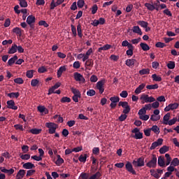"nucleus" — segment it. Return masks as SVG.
Returning a JSON list of instances; mask_svg holds the SVG:
<instances>
[{"label": "nucleus", "mask_w": 179, "mask_h": 179, "mask_svg": "<svg viewBox=\"0 0 179 179\" xmlns=\"http://www.w3.org/2000/svg\"><path fill=\"white\" fill-rule=\"evenodd\" d=\"M41 129H31L29 130L30 134H33V135H38V134H41Z\"/></svg>", "instance_id": "nucleus-26"}, {"label": "nucleus", "mask_w": 179, "mask_h": 179, "mask_svg": "<svg viewBox=\"0 0 179 179\" xmlns=\"http://www.w3.org/2000/svg\"><path fill=\"white\" fill-rule=\"evenodd\" d=\"M133 33H136V34H139V36H142V30L139 28V26H134L133 27Z\"/></svg>", "instance_id": "nucleus-23"}, {"label": "nucleus", "mask_w": 179, "mask_h": 179, "mask_svg": "<svg viewBox=\"0 0 179 179\" xmlns=\"http://www.w3.org/2000/svg\"><path fill=\"white\" fill-rule=\"evenodd\" d=\"M20 159H22V160H29V159H30V155L29 154L22 155L20 156Z\"/></svg>", "instance_id": "nucleus-56"}, {"label": "nucleus", "mask_w": 179, "mask_h": 179, "mask_svg": "<svg viewBox=\"0 0 179 179\" xmlns=\"http://www.w3.org/2000/svg\"><path fill=\"white\" fill-rule=\"evenodd\" d=\"M169 120H170V113H166L163 118V124L167 125L169 124Z\"/></svg>", "instance_id": "nucleus-28"}, {"label": "nucleus", "mask_w": 179, "mask_h": 179, "mask_svg": "<svg viewBox=\"0 0 179 179\" xmlns=\"http://www.w3.org/2000/svg\"><path fill=\"white\" fill-rule=\"evenodd\" d=\"M166 66L169 69H174L176 68V62L170 61L167 64Z\"/></svg>", "instance_id": "nucleus-32"}, {"label": "nucleus", "mask_w": 179, "mask_h": 179, "mask_svg": "<svg viewBox=\"0 0 179 179\" xmlns=\"http://www.w3.org/2000/svg\"><path fill=\"white\" fill-rule=\"evenodd\" d=\"M20 6H21V8H27V1H26V0H22L20 2Z\"/></svg>", "instance_id": "nucleus-55"}, {"label": "nucleus", "mask_w": 179, "mask_h": 179, "mask_svg": "<svg viewBox=\"0 0 179 179\" xmlns=\"http://www.w3.org/2000/svg\"><path fill=\"white\" fill-rule=\"evenodd\" d=\"M87 159V154H85L84 155H81L79 158H78V160L79 162H80L81 163H86V159Z\"/></svg>", "instance_id": "nucleus-29"}, {"label": "nucleus", "mask_w": 179, "mask_h": 179, "mask_svg": "<svg viewBox=\"0 0 179 179\" xmlns=\"http://www.w3.org/2000/svg\"><path fill=\"white\" fill-rule=\"evenodd\" d=\"M33 72H34V71L33 70H29L27 71V77H28L29 79H31V78H33Z\"/></svg>", "instance_id": "nucleus-60"}, {"label": "nucleus", "mask_w": 179, "mask_h": 179, "mask_svg": "<svg viewBox=\"0 0 179 179\" xmlns=\"http://www.w3.org/2000/svg\"><path fill=\"white\" fill-rule=\"evenodd\" d=\"M151 131H152L155 134H160V128L157 127V125H154L150 128Z\"/></svg>", "instance_id": "nucleus-34"}, {"label": "nucleus", "mask_w": 179, "mask_h": 179, "mask_svg": "<svg viewBox=\"0 0 179 179\" xmlns=\"http://www.w3.org/2000/svg\"><path fill=\"white\" fill-rule=\"evenodd\" d=\"M77 31H78V35L82 38V36H83L82 34V25L80 24H78L77 26Z\"/></svg>", "instance_id": "nucleus-43"}, {"label": "nucleus", "mask_w": 179, "mask_h": 179, "mask_svg": "<svg viewBox=\"0 0 179 179\" xmlns=\"http://www.w3.org/2000/svg\"><path fill=\"white\" fill-rule=\"evenodd\" d=\"M150 173L151 176H152V177H155V178H160V176H159V173H157L156 172V171H155V169H150Z\"/></svg>", "instance_id": "nucleus-39"}, {"label": "nucleus", "mask_w": 179, "mask_h": 179, "mask_svg": "<svg viewBox=\"0 0 179 179\" xmlns=\"http://www.w3.org/2000/svg\"><path fill=\"white\" fill-rule=\"evenodd\" d=\"M85 65L87 66H93V59H89L86 61Z\"/></svg>", "instance_id": "nucleus-59"}, {"label": "nucleus", "mask_w": 179, "mask_h": 179, "mask_svg": "<svg viewBox=\"0 0 179 179\" xmlns=\"http://www.w3.org/2000/svg\"><path fill=\"white\" fill-rule=\"evenodd\" d=\"M98 9H99V8L97 7V4H94L92 8V15H95V13H96Z\"/></svg>", "instance_id": "nucleus-57"}, {"label": "nucleus", "mask_w": 179, "mask_h": 179, "mask_svg": "<svg viewBox=\"0 0 179 179\" xmlns=\"http://www.w3.org/2000/svg\"><path fill=\"white\" fill-rule=\"evenodd\" d=\"M136 62V59H129L126 61V65L127 66H129L130 68H132V66H134V65Z\"/></svg>", "instance_id": "nucleus-18"}, {"label": "nucleus", "mask_w": 179, "mask_h": 179, "mask_svg": "<svg viewBox=\"0 0 179 179\" xmlns=\"http://www.w3.org/2000/svg\"><path fill=\"white\" fill-rule=\"evenodd\" d=\"M146 166L149 169H156L157 166V157L155 155H152L151 160L146 164Z\"/></svg>", "instance_id": "nucleus-2"}, {"label": "nucleus", "mask_w": 179, "mask_h": 179, "mask_svg": "<svg viewBox=\"0 0 179 179\" xmlns=\"http://www.w3.org/2000/svg\"><path fill=\"white\" fill-rule=\"evenodd\" d=\"M38 83H40V81L38 79H33L31 81V85L33 87H36Z\"/></svg>", "instance_id": "nucleus-48"}, {"label": "nucleus", "mask_w": 179, "mask_h": 179, "mask_svg": "<svg viewBox=\"0 0 179 179\" xmlns=\"http://www.w3.org/2000/svg\"><path fill=\"white\" fill-rule=\"evenodd\" d=\"M7 108L11 110H17V106H15V101L10 100L7 101Z\"/></svg>", "instance_id": "nucleus-12"}, {"label": "nucleus", "mask_w": 179, "mask_h": 179, "mask_svg": "<svg viewBox=\"0 0 179 179\" xmlns=\"http://www.w3.org/2000/svg\"><path fill=\"white\" fill-rule=\"evenodd\" d=\"M119 107H122L123 108H125L127 107H128L129 105L128 103V102L127 101H120L119 102V104H118Z\"/></svg>", "instance_id": "nucleus-46"}, {"label": "nucleus", "mask_w": 179, "mask_h": 179, "mask_svg": "<svg viewBox=\"0 0 179 179\" xmlns=\"http://www.w3.org/2000/svg\"><path fill=\"white\" fill-rule=\"evenodd\" d=\"M101 177V173L100 172H96L95 174L92 175L89 179H99Z\"/></svg>", "instance_id": "nucleus-44"}, {"label": "nucleus", "mask_w": 179, "mask_h": 179, "mask_svg": "<svg viewBox=\"0 0 179 179\" xmlns=\"http://www.w3.org/2000/svg\"><path fill=\"white\" fill-rule=\"evenodd\" d=\"M124 108V110L122 111L123 114H129V111H131V106H129Z\"/></svg>", "instance_id": "nucleus-63"}, {"label": "nucleus", "mask_w": 179, "mask_h": 179, "mask_svg": "<svg viewBox=\"0 0 179 179\" xmlns=\"http://www.w3.org/2000/svg\"><path fill=\"white\" fill-rule=\"evenodd\" d=\"M8 97H15V99H17L19 96H20V94L19 92H11L7 94Z\"/></svg>", "instance_id": "nucleus-36"}, {"label": "nucleus", "mask_w": 179, "mask_h": 179, "mask_svg": "<svg viewBox=\"0 0 179 179\" xmlns=\"http://www.w3.org/2000/svg\"><path fill=\"white\" fill-rule=\"evenodd\" d=\"M0 170L1 173H5V174H8V176H12L13 173H15V169H6L5 167H0Z\"/></svg>", "instance_id": "nucleus-9"}, {"label": "nucleus", "mask_w": 179, "mask_h": 179, "mask_svg": "<svg viewBox=\"0 0 179 179\" xmlns=\"http://www.w3.org/2000/svg\"><path fill=\"white\" fill-rule=\"evenodd\" d=\"M27 23L30 26L31 29H34V23H36V17L33 15H29L27 18Z\"/></svg>", "instance_id": "nucleus-5"}, {"label": "nucleus", "mask_w": 179, "mask_h": 179, "mask_svg": "<svg viewBox=\"0 0 179 179\" xmlns=\"http://www.w3.org/2000/svg\"><path fill=\"white\" fill-rule=\"evenodd\" d=\"M137 24H139V26H141V27H143L144 29L145 27H148V26H149V23H148L146 21H138L137 22Z\"/></svg>", "instance_id": "nucleus-35"}, {"label": "nucleus", "mask_w": 179, "mask_h": 179, "mask_svg": "<svg viewBox=\"0 0 179 179\" xmlns=\"http://www.w3.org/2000/svg\"><path fill=\"white\" fill-rule=\"evenodd\" d=\"M71 92L74 94V96H79V99L82 97V94H80V91H79V90L73 87L71 88Z\"/></svg>", "instance_id": "nucleus-16"}, {"label": "nucleus", "mask_w": 179, "mask_h": 179, "mask_svg": "<svg viewBox=\"0 0 179 179\" xmlns=\"http://www.w3.org/2000/svg\"><path fill=\"white\" fill-rule=\"evenodd\" d=\"M171 165L176 167L179 165V159L178 158H174L172 162H171Z\"/></svg>", "instance_id": "nucleus-41"}, {"label": "nucleus", "mask_w": 179, "mask_h": 179, "mask_svg": "<svg viewBox=\"0 0 179 179\" xmlns=\"http://www.w3.org/2000/svg\"><path fill=\"white\" fill-rule=\"evenodd\" d=\"M106 83V80H101L96 83V89L99 91L100 94L104 93V85Z\"/></svg>", "instance_id": "nucleus-4"}, {"label": "nucleus", "mask_w": 179, "mask_h": 179, "mask_svg": "<svg viewBox=\"0 0 179 179\" xmlns=\"http://www.w3.org/2000/svg\"><path fill=\"white\" fill-rule=\"evenodd\" d=\"M62 163H64V159H62L61 157V155H58L57 159L55 164H57V166H61V164H62Z\"/></svg>", "instance_id": "nucleus-33"}, {"label": "nucleus", "mask_w": 179, "mask_h": 179, "mask_svg": "<svg viewBox=\"0 0 179 179\" xmlns=\"http://www.w3.org/2000/svg\"><path fill=\"white\" fill-rule=\"evenodd\" d=\"M163 145V139L158 138L157 141L152 143L151 147L150 148V150H155L157 146H162Z\"/></svg>", "instance_id": "nucleus-7"}, {"label": "nucleus", "mask_w": 179, "mask_h": 179, "mask_svg": "<svg viewBox=\"0 0 179 179\" xmlns=\"http://www.w3.org/2000/svg\"><path fill=\"white\" fill-rule=\"evenodd\" d=\"M81 179H89V173H82L80 176Z\"/></svg>", "instance_id": "nucleus-61"}, {"label": "nucleus", "mask_w": 179, "mask_h": 179, "mask_svg": "<svg viewBox=\"0 0 179 179\" xmlns=\"http://www.w3.org/2000/svg\"><path fill=\"white\" fill-rule=\"evenodd\" d=\"M158 165L160 167H164L165 163H164V157L160 156L158 158Z\"/></svg>", "instance_id": "nucleus-24"}, {"label": "nucleus", "mask_w": 179, "mask_h": 179, "mask_svg": "<svg viewBox=\"0 0 179 179\" xmlns=\"http://www.w3.org/2000/svg\"><path fill=\"white\" fill-rule=\"evenodd\" d=\"M155 47H157V48H164V47H166V43H162V42H157L155 44Z\"/></svg>", "instance_id": "nucleus-51"}, {"label": "nucleus", "mask_w": 179, "mask_h": 179, "mask_svg": "<svg viewBox=\"0 0 179 179\" xmlns=\"http://www.w3.org/2000/svg\"><path fill=\"white\" fill-rule=\"evenodd\" d=\"M132 138H134V139H142L143 138V133L139 131L138 133L135 134L134 136H132Z\"/></svg>", "instance_id": "nucleus-37"}, {"label": "nucleus", "mask_w": 179, "mask_h": 179, "mask_svg": "<svg viewBox=\"0 0 179 179\" xmlns=\"http://www.w3.org/2000/svg\"><path fill=\"white\" fill-rule=\"evenodd\" d=\"M140 100H141V104H145V103H149V95L148 94H142L140 97Z\"/></svg>", "instance_id": "nucleus-13"}, {"label": "nucleus", "mask_w": 179, "mask_h": 179, "mask_svg": "<svg viewBox=\"0 0 179 179\" xmlns=\"http://www.w3.org/2000/svg\"><path fill=\"white\" fill-rule=\"evenodd\" d=\"M126 169L127 170V171H129V173H131V174H136V172L135 171V170H134V168L132 167V164H131V162H128L126 164Z\"/></svg>", "instance_id": "nucleus-11"}, {"label": "nucleus", "mask_w": 179, "mask_h": 179, "mask_svg": "<svg viewBox=\"0 0 179 179\" xmlns=\"http://www.w3.org/2000/svg\"><path fill=\"white\" fill-rule=\"evenodd\" d=\"M22 150L23 153H27V152H29V147H28V145H23L22 147Z\"/></svg>", "instance_id": "nucleus-64"}, {"label": "nucleus", "mask_w": 179, "mask_h": 179, "mask_svg": "<svg viewBox=\"0 0 179 179\" xmlns=\"http://www.w3.org/2000/svg\"><path fill=\"white\" fill-rule=\"evenodd\" d=\"M140 75H149L150 73V69H143L139 71Z\"/></svg>", "instance_id": "nucleus-31"}, {"label": "nucleus", "mask_w": 179, "mask_h": 179, "mask_svg": "<svg viewBox=\"0 0 179 179\" xmlns=\"http://www.w3.org/2000/svg\"><path fill=\"white\" fill-rule=\"evenodd\" d=\"M145 86H146V84L142 83L135 90L134 93L136 94H139V93H141V92L145 89Z\"/></svg>", "instance_id": "nucleus-17"}, {"label": "nucleus", "mask_w": 179, "mask_h": 179, "mask_svg": "<svg viewBox=\"0 0 179 179\" xmlns=\"http://www.w3.org/2000/svg\"><path fill=\"white\" fill-rule=\"evenodd\" d=\"M24 174H26V171L23 169H20L16 175V179H22L24 177Z\"/></svg>", "instance_id": "nucleus-15"}, {"label": "nucleus", "mask_w": 179, "mask_h": 179, "mask_svg": "<svg viewBox=\"0 0 179 179\" xmlns=\"http://www.w3.org/2000/svg\"><path fill=\"white\" fill-rule=\"evenodd\" d=\"M77 6L78 8H83V6H85V0H78Z\"/></svg>", "instance_id": "nucleus-52"}, {"label": "nucleus", "mask_w": 179, "mask_h": 179, "mask_svg": "<svg viewBox=\"0 0 179 179\" xmlns=\"http://www.w3.org/2000/svg\"><path fill=\"white\" fill-rule=\"evenodd\" d=\"M87 94L90 97H93V96H96V91H94V90H89L87 92Z\"/></svg>", "instance_id": "nucleus-49"}, {"label": "nucleus", "mask_w": 179, "mask_h": 179, "mask_svg": "<svg viewBox=\"0 0 179 179\" xmlns=\"http://www.w3.org/2000/svg\"><path fill=\"white\" fill-rule=\"evenodd\" d=\"M22 167L27 170H31V169H34L36 166H34L31 162H27L22 165Z\"/></svg>", "instance_id": "nucleus-14"}, {"label": "nucleus", "mask_w": 179, "mask_h": 179, "mask_svg": "<svg viewBox=\"0 0 179 179\" xmlns=\"http://www.w3.org/2000/svg\"><path fill=\"white\" fill-rule=\"evenodd\" d=\"M65 71H66V67L65 66L59 67L57 70V78H61L62 73L65 72Z\"/></svg>", "instance_id": "nucleus-19"}, {"label": "nucleus", "mask_w": 179, "mask_h": 179, "mask_svg": "<svg viewBox=\"0 0 179 179\" xmlns=\"http://www.w3.org/2000/svg\"><path fill=\"white\" fill-rule=\"evenodd\" d=\"M46 128H48V133L50 134H55L57 128H58V124L54 122H47L45 123Z\"/></svg>", "instance_id": "nucleus-1"}, {"label": "nucleus", "mask_w": 179, "mask_h": 179, "mask_svg": "<svg viewBox=\"0 0 179 179\" xmlns=\"http://www.w3.org/2000/svg\"><path fill=\"white\" fill-rule=\"evenodd\" d=\"M17 61V55H14L13 57L10 58L8 62V65L12 66L15 62Z\"/></svg>", "instance_id": "nucleus-20"}, {"label": "nucleus", "mask_w": 179, "mask_h": 179, "mask_svg": "<svg viewBox=\"0 0 179 179\" xmlns=\"http://www.w3.org/2000/svg\"><path fill=\"white\" fill-rule=\"evenodd\" d=\"M73 76L76 82H81L82 83H85V82H86L83 76L78 72L74 73Z\"/></svg>", "instance_id": "nucleus-6"}, {"label": "nucleus", "mask_w": 179, "mask_h": 179, "mask_svg": "<svg viewBox=\"0 0 179 179\" xmlns=\"http://www.w3.org/2000/svg\"><path fill=\"white\" fill-rule=\"evenodd\" d=\"M145 6L147 8V9H148V10H155V6L153 4L145 3Z\"/></svg>", "instance_id": "nucleus-42"}, {"label": "nucleus", "mask_w": 179, "mask_h": 179, "mask_svg": "<svg viewBox=\"0 0 179 179\" xmlns=\"http://www.w3.org/2000/svg\"><path fill=\"white\" fill-rule=\"evenodd\" d=\"M150 120L151 121H159L160 120V115H152Z\"/></svg>", "instance_id": "nucleus-54"}, {"label": "nucleus", "mask_w": 179, "mask_h": 179, "mask_svg": "<svg viewBox=\"0 0 179 179\" xmlns=\"http://www.w3.org/2000/svg\"><path fill=\"white\" fill-rule=\"evenodd\" d=\"M111 48V45L106 44L104 45L103 47H101L98 49L99 52H101V51H107V50H110Z\"/></svg>", "instance_id": "nucleus-22"}, {"label": "nucleus", "mask_w": 179, "mask_h": 179, "mask_svg": "<svg viewBox=\"0 0 179 179\" xmlns=\"http://www.w3.org/2000/svg\"><path fill=\"white\" fill-rule=\"evenodd\" d=\"M139 117H141V115H143L146 114V110H145L144 108H142L138 113Z\"/></svg>", "instance_id": "nucleus-62"}, {"label": "nucleus", "mask_w": 179, "mask_h": 179, "mask_svg": "<svg viewBox=\"0 0 179 179\" xmlns=\"http://www.w3.org/2000/svg\"><path fill=\"white\" fill-rule=\"evenodd\" d=\"M15 83H17V85H23L24 80L22 78H17L14 79Z\"/></svg>", "instance_id": "nucleus-50"}, {"label": "nucleus", "mask_w": 179, "mask_h": 179, "mask_svg": "<svg viewBox=\"0 0 179 179\" xmlns=\"http://www.w3.org/2000/svg\"><path fill=\"white\" fill-rule=\"evenodd\" d=\"M133 164L135 167H143L145 166V158L141 157L137 159V161L134 160Z\"/></svg>", "instance_id": "nucleus-3"}, {"label": "nucleus", "mask_w": 179, "mask_h": 179, "mask_svg": "<svg viewBox=\"0 0 179 179\" xmlns=\"http://www.w3.org/2000/svg\"><path fill=\"white\" fill-rule=\"evenodd\" d=\"M178 106H179V104L178 103H170L169 106H167L164 108V111L168 112V111H170V110H177V108Z\"/></svg>", "instance_id": "nucleus-8"}, {"label": "nucleus", "mask_w": 179, "mask_h": 179, "mask_svg": "<svg viewBox=\"0 0 179 179\" xmlns=\"http://www.w3.org/2000/svg\"><path fill=\"white\" fill-rule=\"evenodd\" d=\"M169 150H170V147L167 145H163L159 149V153H161V155H164V153H166V152H169Z\"/></svg>", "instance_id": "nucleus-21"}, {"label": "nucleus", "mask_w": 179, "mask_h": 179, "mask_svg": "<svg viewBox=\"0 0 179 179\" xmlns=\"http://www.w3.org/2000/svg\"><path fill=\"white\" fill-rule=\"evenodd\" d=\"M61 86V83L58 82L56 83L54 86H52V87H50L48 90V94H52V93H54L55 90L58 89V87H59Z\"/></svg>", "instance_id": "nucleus-10"}, {"label": "nucleus", "mask_w": 179, "mask_h": 179, "mask_svg": "<svg viewBox=\"0 0 179 179\" xmlns=\"http://www.w3.org/2000/svg\"><path fill=\"white\" fill-rule=\"evenodd\" d=\"M177 122V117L173 118L172 120H170L168 121L167 125H174Z\"/></svg>", "instance_id": "nucleus-53"}, {"label": "nucleus", "mask_w": 179, "mask_h": 179, "mask_svg": "<svg viewBox=\"0 0 179 179\" xmlns=\"http://www.w3.org/2000/svg\"><path fill=\"white\" fill-rule=\"evenodd\" d=\"M160 106V103H159V101H155L151 104V107H152V108H159Z\"/></svg>", "instance_id": "nucleus-58"}, {"label": "nucleus", "mask_w": 179, "mask_h": 179, "mask_svg": "<svg viewBox=\"0 0 179 179\" xmlns=\"http://www.w3.org/2000/svg\"><path fill=\"white\" fill-rule=\"evenodd\" d=\"M17 51V45L14 44L12 45V47L8 50V54H15Z\"/></svg>", "instance_id": "nucleus-25"}, {"label": "nucleus", "mask_w": 179, "mask_h": 179, "mask_svg": "<svg viewBox=\"0 0 179 179\" xmlns=\"http://www.w3.org/2000/svg\"><path fill=\"white\" fill-rule=\"evenodd\" d=\"M13 32L15 33L17 36H22V29L19 27H15L13 29Z\"/></svg>", "instance_id": "nucleus-38"}, {"label": "nucleus", "mask_w": 179, "mask_h": 179, "mask_svg": "<svg viewBox=\"0 0 179 179\" xmlns=\"http://www.w3.org/2000/svg\"><path fill=\"white\" fill-rule=\"evenodd\" d=\"M140 47L142 48L143 51H149V50H150V47H149L148 45L145 43H141L140 44Z\"/></svg>", "instance_id": "nucleus-27"}, {"label": "nucleus", "mask_w": 179, "mask_h": 179, "mask_svg": "<svg viewBox=\"0 0 179 179\" xmlns=\"http://www.w3.org/2000/svg\"><path fill=\"white\" fill-rule=\"evenodd\" d=\"M152 78L155 82H162V77L157 76V74H152Z\"/></svg>", "instance_id": "nucleus-40"}, {"label": "nucleus", "mask_w": 179, "mask_h": 179, "mask_svg": "<svg viewBox=\"0 0 179 179\" xmlns=\"http://www.w3.org/2000/svg\"><path fill=\"white\" fill-rule=\"evenodd\" d=\"M110 100L112 103H119L120 102V97L119 96H112L110 98Z\"/></svg>", "instance_id": "nucleus-47"}, {"label": "nucleus", "mask_w": 179, "mask_h": 179, "mask_svg": "<svg viewBox=\"0 0 179 179\" xmlns=\"http://www.w3.org/2000/svg\"><path fill=\"white\" fill-rule=\"evenodd\" d=\"M146 89H148V90H155L156 89H159V85L155 84L147 85Z\"/></svg>", "instance_id": "nucleus-30"}, {"label": "nucleus", "mask_w": 179, "mask_h": 179, "mask_svg": "<svg viewBox=\"0 0 179 179\" xmlns=\"http://www.w3.org/2000/svg\"><path fill=\"white\" fill-rule=\"evenodd\" d=\"M61 103H71V98L68 96H63L61 100Z\"/></svg>", "instance_id": "nucleus-45"}]
</instances>
